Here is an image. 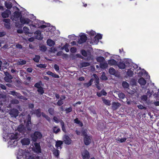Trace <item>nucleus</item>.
Instances as JSON below:
<instances>
[{"label":"nucleus","instance_id":"nucleus-49","mask_svg":"<svg viewBox=\"0 0 159 159\" xmlns=\"http://www.w3.org/2000/svg\"><path fill=\"white\" fill-rule=\"evenodd\" d=\"M102 79L104 80H106L107 79V77L106 76L105 73L103 72L101 76Z\"/></svg>","mask_w":159,"mask_h":159},{"label":"nucleus","instance_id":"nucleus-31","mask_svg":"<svg viewBox=\"0 0 159 159\" xmlns=\"http://www.w3.org/2000/svg\"><path fill=\"white\" fill-rule=\"evenodd\" d=\"M40 59V56L39 55H35V57L33 58V60L36 62H38Z\"/></svg>","mask_w":159,"mask_h":159},{"label":"nucleus","instance_id":"nucleus-43","mask_svg":"<svg viewBox=\"0 0 159 159\" xmlns=\"http://www.w3.org/2000/svg\"><path fill=\"white\" fill-rule=\"evenodd\" d=\"M54 155L56 157H58L59 154V151L57 149L55 150L53 152Z\"/></svg>","mask_w":159,"mask_h":159},{"label":"nucleus","instance_id":"nucleus-46","mask_svg":"<svg viewBox=\"0 0 159 159\" xmlns=\"http://www.w3.org/2000/svg\"><path fill=\"white\" fill-rule=\"evenodd\" d=\"M70 51L72 53H75L77 51L76 48L75 47H71L70 49Z\"/></svg>","mask_w":159,"mask_h":159},{"label":"nucleus","instance_id":"nucleus-20","mask_svg":"<svg viewBox=\"0 0 159 159\" xmlns=\"http://www.w3.org/2000/svg\"><path fill=\"white\" fill-rule=\"evenodd\" d=\"M5 5L6 7L9 9H11L12 7V4L10 2H5Z\"/></svg>","mask_w":159,"mask_h":159},{"label":"nucleus","instance_id":"nucleus-14","mask_svg":"<svg viewBox=\"0 0 159 159\" xmlns=\"http://www.w3.org/2000/svg\"><path fill=\"white\" fill-rule=\"evenodd\" d=\"M108 63L111 66L117 65V62L115 60L112 59L108 60Z\"/></svg>","mask_w":159,"mask_h":159},{"label":"nucleus","instance_id":"nucleus-37","mask_svg":"<svg viewBox=\"0 0 159 159\" xmlns=\"http://www.w3.org/2000/svg\"><path fill=\"white\" fill-rule=\"evenodd\" d=\"M16 96L17 97V98L20 99H26V98L24 97L23 96L21 95L20 93H16Z\"/></svg>","mask_w":159,"mask_h":159},{"label":"nucleus","instance_id":"nucleus-5","mask_svg":"<svg viewBox=\"0 0 159 159\" xmlns=\"http://www.w3.org/2000/svg\"><path fill=\"white\" fill-rule=\"evenodd\" d=\"M19 111L16 109H13L10 111L9 114L11 117H16L18 115Z\"/></svg>","mask_w":159,"mask_h":159},{"label":"nucleus","instance_id":"nucleus-55","mask_svg":"<svg viewBox=\"0 0 159 159\" xmlns=\"http://www.w3.org/2000/svg\"><path fill=\"white\" fill-rule=\"evenodd\" d=\"M53 120L54 122H55L56 123H58L60 122V121L57 118L56 116H54L53 117Z\"/></svg>","mask_w":159,"mask_h":159},{"label":"nucleus","instance_id":"nucleus-59","mask_svg":"<svg viewBox=\"0 0 159 159\" xmlns=\"http://www.w3.org/2000/svg\"><path fill=\"white\" fill-rule=\"evenodd\" d=\"M54 68L57 71H58L59 70V66L56 64H55L54 66Z\"/></svg>","mask_w":159,"mask_h":159},{"label":"nucleus","instance_id":"nucleus-54","mask_svg":"<svg viewBox=\"0 0 159 159\" xmlns=\"http://www.w3.org/2000/svg\"><path fill=\"white\" fill-rule=\"evenodd\" d=\"M133 72L131 70H129L127 72V74L129 76H131L133 74Z\"/></svg>","mask_w":159,"mask_h":159},{"label":"nucleus","instance_id":"nucleus-17","mask_svg":"<svg viewBox=\"0 0 159 159\" xmlns=\"http://www.w3.org/2000/svg\"><path fill=\"white\" fill-rule=\"evenodd\" d=\"M119 68L121 69H124L125 68L126 66L125 64L123 61H120L119 63L117 65Z\"/></svg>","mask_w":159,"mask_h":159},{"label":"nucleus","instance_id":"nucleus-23","mask_svg":"<svg viewBox=\"0 0 159 159\" xmlns=\"http://www.w3.org/2000/svg\"><path fill=\"white\" fill-rule=\"evenodd\" d=\"M22 84L21 80L19 79L16 80L15 81V84L17 87H19Z\"/></svg>","mask_w":159,"mask_h":159},{"label":"nucleus","instance_id":"nucleus-52","mask_svg":"<svg viewBox=\"0 0 159 159\" xmlns=\"http://www.w3.org/2000/svg\"><path fill=\"white\" fill-rule=\"evenodd\" d=\"M4 25L5 27L7 29H9L10 28V23L7 24L4 23Z\"/></svg>","mask_w":159,"mask_h":159},{"label":"nucleus","instance_id":"nucleus-8","mask_svg":"<svg viewBox=\"0 0 159 159\" xmlns=\"http://www.w3.org/2000/svg\"><path fill=\"white\" fill-rule=\"evenodd\" d=\"M20 20L21 23L23 24H29L31 21L29 19L22 17L21 16L20 18Z\"/></svg>","mask_w":159,"mask_h":159},{"label":"nucleus","instance_id":"nucleus-11","mask_svg":"<svg viewBox=\"0 0 159 159\" xmlns=\"http://www.w3.org/2000/svg\"><path fill=\"white\" fill-rule=\"evenodd\" d=\"M82 156L83 159H89L90 157L89 152L86 150L82 153Z\"/></svg>","mask_w":159,"mask_h":159},{"label":"nucleus","instance_id":"nucleus-12","mask_svg":"<svg viewBox=\"0 0 159 159\" xmlns=\"http://www.w3.org/2000/svg\"><path fill=\"white\" fill-rule=\"evenodd\" d=\"M20 142L23 145H27L30 143V141L29 138H24L21 140Z\"/></svg>","mask_w":159,"mask_h":159},{"label":"nucleus","instance_id":"nucleus-16","mask_svg":"<svg viewBox=\"0 0 159 159\" xmlns=\"http://www.w3.org/2000/svg\"><path fill=\"white\" fill-rule=\"evenodd\" d=\"M36 152L41 153V150L39 143H35L34 144Z\"/></svg>","mask_w":159,"mask_h":159},{"label":"nucleus","instance_id":"nucleus-24","mask_svg":"<svg viewBox=\"0 0 159 159\" xmlns=\"http://www.w3.org/2000/svg\"><path fill=\"white\" fill-rule=\"evenodd\" d=\"M75 123L79 124V125L80 127H82L83 126V123L80 121L79 120V119L78 118H76L74 120Z\"/></svg>","mask_w":159,"mask_h":159},{"label":"nucleus","instance_id":"nucleus-62","mask_svg":"<svg viewBox=\"0 0 159 159\" xmlns=\"http://www.w3.org/2000/svg\"><path fill=\"white\" fill-rule=\"evenodd\" d=\"M82 135L84 136V137L86 136V135H88L87 134V133L85 132V130H83L82 132Z\"/></svg>","mask_w":159,"mask_h":159},{"label":"nucleus","instance_id":"nucleus-7","mask_svg":"<svg viewBox=\"0 0 159 159\" xmlns=\"http://www.w3.org/2000/svg\"><path fill=\"white\" fill-rule=\"evenodd\" d=\"M80 37V38L78 42V43L82 44L86 42L87 40V37L84 34H82Z\"/></svg>","mask_w":159,"mask_h":159},{"label":"nucleus","instance_id":"nucleus-21","mask_svg":"<svg viewBox=\"0 0 159 159\" xmlns=\"http://www.w3.org/2000/svg\"><path fill=\"white\" fill-rule=\"evenodd\" d=\"M47 44L50 47L53 46L55 44V42L51 39H48L47 41Z\"/></svg>","mask_w":159,"mask_h":159},{"label":"nucleus","instance_id":"nucleus-15","mask_svg":"<svg viewBox=\"0 0 159 159\" xmlns=\"http://www.w3.org/2000/svg\"><path fill=\"white\" fill-rule=\"evenodd\" d=\"M35 34H36V39L39 40H42L43 37L41 35V33L39 31H37L35 33Z\"/></svg>","mask_w":159,"mask_h":159},{"label":"nucleus","instance_id":"nucleus-27","mask_svg":"<svg viewBox=\"0 0 159 159\" xmlns=\"http://www.w3.org/2000/svg\"><path fill=\"white\" fill-rule=\"evenodd\" d=\"M34 113L38 117H39L41 116L40 110L39 109L35 110L34 111Z\"/></svg>","mask_w":159,"mask_h":159},{"label":"nucleus","instance_id":"nucleus-58","mask_svg":"<svg viewBox=\"0 0 159 159\" xmlns=\"http://www.w3.org/2000/svg\"><path fill=\"white\" fill-rule=\"evenodd\" d=\"M99 78L98 77L97 78H96L95 80V85H96L99 84Z\"/></svg>","mask_w":159,"mask_h":159},{"label":"nucleus","instance_id":"nucleus-64","mask_svg":"<svg viewBox=\"0 0 159 159\" xmlns=\"http://www.w3.org/2000/svg\"><path fill=\"white\" fill-rule=\"evenodd\" d=\"M0 87L2 89L5 90L6 89V86L2 84H0Z\"/></svg>","mask_w":159,"mask_h":159},{"label":"nucleus","instance_id":"nucleus-56","mask_svg":"<svg viewBox=\"0 0 159 159\" xmlns=\"http://www.w3.org/2000/svg\"><path fill=\"white\" fill-rule=\"evenodd\" d=\"M89 35L90 36H93L96 34V33L94 31L91 30L89 33Z\"/></svg>","mask_w":159,"mask_h":159},{"label":"nucleus","instance_id":"nucleus-40","mask_svg":"<svg viewBox=\"0 0 159 159\" xmlns=\"http://www.w3.org/2000/svg\"><path fill=\"white\" fill-rule=\"evenodd\" d=\"M107 66L108 65L107 63H104L100 64V67L102 69H105L107 68Z\"/></svg>","mask_w":159,"mask_h":159},{"label":"nucleus","instance_id":"nucleus-44","mask_svg":"<svg viewBox=\"0 0 159 159\" xmlns=\"http://www.w3.org/2000/svg\"><path fill=\"white\" fill-rule=\"evenodd\" d=\"M65 111L66 114L70 112H71L72 111V108L71 107H70L69 108H66Z\"/></svg>","mask_w":159,"mask_h":159},{"label":"nucleus","instance_id":"nucleus-51","mask_svg":"<svg viewBox=\"0 0 159 159\" xmlns=\"http://www.w3.org/2000/svg\"><path fill=\"white\" fill-rule=\"evenodd\" d=\"M63 104V102L61 99L59 100L57 102V104L59 106H61Z\"/></svg>","mask_w":159,"mask_h":159},{"label":"nucleus","instance_id":"nucleus-45","mask_svg":"<svg viewBox=\"0 0 159 159\" xmlns=\"http://www.w3.org/2000/svg\"><path fill=\"white\" fill-rule=\"evenodd\" d=\"M141 100L145 101L148 99V96L147 95H144L141 96Z\"/></svg>","mask_w":159,"mask_h":159},{"label":"nucleus","instance_id":"nucleus-38","mask_svg":"<svg viewBox=\"0 0 159 159\" xmlns=\"http://www.w3.org/2000/svg\"><path fill=\"white\" fill-rule=\"evenodd\" d=\"M102 100L103 102L105 104L108 106H110L111 105L110 101L109 100L106 99L105 98H103Z\"/></svg>","mask_w":159,"mask_h":159},{"label":"nucleus","instance_id":"nucleus-13","mask_svg":"<svg viewBox=\"0 0 159 159\" xmlns=\"http://www.w3.org/2000/svg\"><path fill=\"white\" fill-rule=\"evenodd\" d=\"M11 13V12L10 10H6L2 13L1 15L3 18H7Z\"/></svg>","mask_w":159,"mask_h":159},{"label":"nucleus","instance_id":"nucleus-18","mask_svg":"<svg viewBox=\"0 0 159 159\" xmlns=\"http://www.w3.org/2000/svg\"><path fill=\"white\" fill-rule=\"evenodd\" d=\"M60 124L62 130L64 133H66V131L64 122L62 120H61L60 121Z\"/></svg>","mask_w":159,"mask_h":159},{"label":"nucleus","instance_id":"nucleus-10","mask_svg":"<svg viewBox=\"0 0 159 159\" xmlns=\"http://www.w3.org/2000/svg\"><path fill=\"white\" fill-rule=\"evenodd\" d=\"M17 130L20 132L24 134L25 132L26 128L24 125H20L18 127Z\"/></svg>","mask_w":159,"mask_h":159},{"label":"nucleus","instance_id":"nucleus-39","mask_svg":"<svg viewBox=\"0 0 159 159\" xmlns=\"http://www.w3.org/2000/svg\"><path fill=\"white\" fill-rule=\"evenodd\" d=\"M48 112L49 114L51 115H53L54 114V110L53 108H49L48 109Z\"/></svg>","mask_w":159,"mask_h":159},{"label":"nucleus","instance_id":"nucleus-53","mask_svg":"<svg viewBox=\"0 0 159 159\" xmlns=\"http://www.w3.org/2000/svg\"><path fill=\"white\" fill-rule=\"evenodd\" d=\"M2 21L5 22L6 24L9 23L10 22V20L9 19H4L2 20Z\"/></svg>","mask_w":159,"mask_h":159},{"label":"nucleus","instance_id":"nucleus-4","mask_svg":"<svg viewBox=\"0 0 159 159\" xmlns=\"http://www.w3.org/2000/svg\"><path fill=\"white\" fill-rule=\"evenodd\" d=\"M92 136H90L86 135L84 137V144L86 145H89L91 142Z\"/></svg>","mask_w":159,"mask_h":159},{"label":"nucleus","instance_id":"nucleus-35","mask_svg":"<svg viewBox=\"0 0 159 159\" xmlns=\"http://www.w3.org/2000/svg\"><path fill=\"white\" fill-rule=\"evenodd\" d=\"M122 85L123 87L125 89H127L129 87V84L126 81H123L122 83Z\"/></svg>","mask_w":159,"mask_h":159},{"label":"nucleus","instance_id":"nucleus-26","mask_svg":"<svg viewBox=\"0 0 159 159\" xmlns=\"http://www.w3.org/2000/svg\"><path fill=\"white\" fill-rule=\"evenodd\" d=\"M57 128V126H54L53 128V132L56 134H57L61 130L59 128H58L57 129H56Z\"/></svg>","mask_w":159,"mask_h":159},{"label":"nucleus","instance_id":"nucleus-41","mask_svg":"<svg viewBox=\"0 0 159 159\" xmlns=\"http://www.w3.org/2000/svg\"><path fill=\"white\" fill-rule=\"evenodd\" d=\"M102 35L100 34H98L95 36L94 39L95 40H98L99 39H101L102 38Z\"/></svg>","mask_w":159,"mask_h":159},{"label":"nucleus","instance_id":"nucleus-1","mask_svg":"<svg viewBox=\"0 0 159 159\" xmlns=\"http://www.w3.org/2000/svg\"><path fill=\"white\" fill-rule=\"evenodd\" d=\"M30 137L33 142H36L42 138L43 135L41 132L37 131L32 134Z\"/></svg>","mask_w":159,"mask_h":159},{"label":"nucleus","instance_id":"nucleus-6","mask_svg":"<svg viewBox=\"0 0 159 159\" xmlns=\"http://www.w3.org/2000/svg\"><path fill=\"white\" fill-rule=\"evenodd\" d=\"M63 138V141L66 144L69 145L71 143L72 140L68 135H64Z\"/></svg>","mask_w":159,"mask_h":159},{"label":"nucleus","instance_id":"nucleus-63","mask_svg":"<svg viewBox=\"0 0 159 159\" xmlns=\"http://www.w3.org/2000/svg\"><path fill=\"white\" fill-rule=\"evenodd\" d=\"M102 95L105 96L107 95V93L104 89H102L101 91Z\"/></svg>","mask_w":159,"mask_h":159},{"label":"nucleus","instance_id":"nucleus-28","mask_svg":"<svg viewBox=\"0 0 159 159\" xmlns=\"http://www.w3.org/2000/svg\"><path fill=\"white\" fill-rule=\"evenodd\" d=\"M127 139V138H122L120 139L119 138H117L116 139V140L118 141L120 143H122L125 142Z\"/></svg>","mask_w":159,"mask_h":159},{"label":"nucleus","instance_id":"nucleus-9","mask_svg":"<svg viewBox=\"0 0 159 159\" xmlns=\"http://www.w3.org/2000/svg\"><path fill=\"white\" fill-rule=\"evenodd\" d=\"M121 105L119 102H113L112 103V107L113 110H116Z\"/></svg>","mask_w":159,"mask_h":159},{"label":"nucleus","instance_id":"nucleus-25","mask_svg":"<svg viewBox=\"0 0 159 159\" xmlns=\"http://www.w3.org/2000/svg\"><path fill=\"white\" fill-rule=\"evenodd\" d=\"M62 144L63 142L62 141L59 140L56 142L55 146L57 148H58L59 147H60V148H61V145Z\"/></svg>","mask_w":159,"mask_h":159},{"label":"nucleus","instance_id":"nucleus-61","mask_svg":"<svg viewBox=\"0 0 159 159\" xmlns=\"http://www.w3.org/2000/svg\"><path fill=\"white\" fill-rule=\"evenodd\" d=\"M52 74H52V76L53 77L56 78H59V76L58 75H57L56 74H54L53 73Z\"/></svg>","mask_w":159,"mask_h":159},{"label":"nucleus","instance_id":"nucleus-34","mask_svg":"<svg viewBox=\"0 0 159 159\" xmlns=\"http://www.w3.org/2000/svg\"><path fill=\"white\" fill-rule=\"evenodd\" d=\"M37 91L41 95H42L44 93V90L43 88L42 87H41L39 88L38 89Z\"/></svg>","mask_w":159,"mask_h":159},{"label":"nucleus","instance_id":"nucleus-50","mask_svg":"<svg viewBox=\"0 0 159 159\" xmlns=\"http://www.w3.org/2000/svg\"><path fill=\"white\" fill-rule=\"evenodd\" d=\"M37 66L40 68H45L46 67V66L45 64H40L37 65Z\"/></svg>","mask_w":159,"mask_h":159},{"label":"nucleus","instance_id":"nucleus-33","mask_svg":"<svg viewBox=\"0 0 159 159\" xmlns=\"http://www.w3.org/2000/svg\"><path fill=\"white\" fill-rule=\"evenodd\" d=\"M97 61L98 62H102L105 60L104 58L102 56L98 57L96 59Z\"/></svg>","mask_w":159,"mask_h":159},{"label":"nucleus","instance_id":"nucleus-57","mask_svg":"<svg viewBox=\"0 0 159 159\" xmlns=\"http://www.w3.org/2000/svg\"><path fill=\"white\" fill-rule=\"evenodd\" d=\"M137 107H138V108L140 109H146V108L145 107L143 106L142 105H138L137 106Z\"/></svg>","mask_w":159,"mask_h":159},{"label":"nucleus","instance_id":"nucleus-48","mask_svg":"<svg viewBox=\"0 0 159 159\" xmlns=\"http://www.w3.org/2000/svg\"><path fill=\"white\" fill-rule=\"evenodd\" d=\"M82 67H86L90 65V64L88 62H84L82 63Z\"/></svg>","mask_w":159,"mask_h":159},{"label":"nucleus","instance_id":"nucleus-32","mask_svg":"<svg viewBox=\"0 0 159 159\" xmlns=\"http://www.w3.org/2000/svg\"><path fill=\"white\" fill-rule=\"evenodd\" d=\"M69 44L67 43L62 48V49H65L66 52H68L69 51L68 48Z\"/></svg>","mask_w":159,"mask_h":159},{"label":"nucleus","instance_id":"nucleus-36","mask_svg":"<svg viewBox=\"0 0 159 159\" xmlns=\"http://www.w3.org/2000/svg\"><path fill=\"white\" fill-rule=\"evenodd\" d=\"M118 97L122 99H124L125 97V94L122 92H119L118 93Z\"/></svg>","mask_w":159,"mask_h":159},{"label":"nucleus","instance_id":"nucleus-3","mask_svg":"<svg viewBox=\"0 0 159 159\" xmlns=\"http://www.w3.org/2000/svg\"><path fill=\"white\" fill-rule=\"evenodd\" d=\"M12 76L9 73L7 72L5 74V76L4 78L5 81L9 83L12 82Z\"/></svg>","mask_w":159,"mask_h":159},{"label":"nucleus","instance_id":"nucleus-22","mask_svg":"<svg viewBox=\"0 0 159 159\" xmlns=\"http://www.w3.org/2000/svg\"><path fill=\"white\" fill-rule=\"evenodd\" d=\"M13 14L14 18L16 19H18L21 16V13L18 11H15Z\"/></svg>","mask_w":159,"mask_h":159},{"label":"nucleus","instance_id":"nucleus-30","mask_svg":"<svg viewBox=\"0 0 159 159\" xmlns=\"http://www.w3.org/2000/svg\"><path fill=\"white\" fill-rule=\"evenodd\" d=\"M109 73L111 75H114L116 73L115 70L112 67H111L109 70Z\"/></svg>","mask_w":159,"mask_h":159},{"label":"nucleus","instance_id":"nucleus-42","mask_svg":"<svg viewBox=\"0 0 159 159\" xmlns=\"http://www.w3.org/2000/svg\"><path fill=\"white\" fill-rule=\"evenodd\" d=\"M40 51L43 52H45L46 51L47 49L45 46L42 45L40 47Z\"/></svg>","mask_w":159,"mask_h":159},{"label":"nucleus","instance_id":"nucleus-19","mask_svg":"<svg viewBox=\"0 0 159 159\" xmlns=\"http://www.w3.org/2000/svg\"><path fill=\"white\" fill-rule=\"evenodd\" d=\"M138 83L142 85H145L146 83V80L143 77L140 78L138 80Z\"/></svg>","mask_w":159,"mask_h":159},{"label":"nucleus","instance_id":"nucleus-29","mask_svg":"<svg viewBox=\"0 0 159 159\" xmlns=\"http://www.w3.org/2000/svg\"><path fill=\"white\" fill-rule=\"evenodd\" d=\"M42 84V82L41 81H39L38 82L36 83L34 85V86L35 88L38 89L41 87H42L41 85Z\"/></svg>","mask_w":159,"mask_h":159},{"label":"nucleus","instance_id":"nucleus-47","mask_svg":"<svg viewBox=\"0 0 159 159\" xmlns=\"http://www.w3.org/2000/svg\"><path fill=\"white\" fill-rule=\"evenodd\" d=\"M81 53L82 55L85 57H86L87 56V53L84 50H82L81 51Z\"/></svg>","mask_w":159,"mask_h":159},{"label":"nucleus","instance_id":"nucleus-60","mask_svg":"<svg viewBox=\"0 0 159 159\" xmlns=\"http://www.w3.org/2000/svg\"><path fill=\"white\" fill-rule=\"evenodd\" d=\"M6 33L5 31L0 32V37H2L6 35Z\"/></svg>","mask_w":159,"mask_h":159},{"label":"nucleus","instance_id":"nucleus-2","mask_svg":"<svg viewBox=\"0 0 159 159\" xmlns=\"http://www.w3.org/2000/svg\"><path fill=\"white\" fill-rule=\"evenodd\" d=\"M27 122L26 124V126L27 128V129L28 130H31L32 127V125L31 121V116L30 114H28L27 117Z\"/></svg>","mask_w":159,"mask_h":159}]
</instances>
